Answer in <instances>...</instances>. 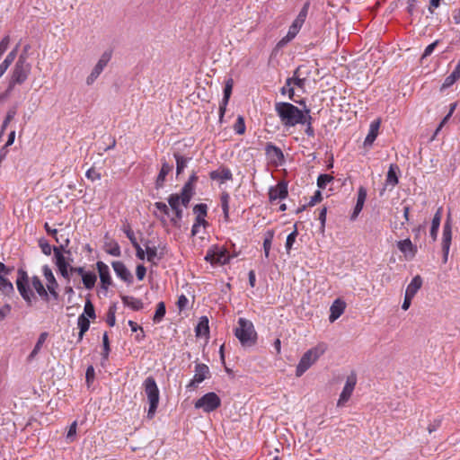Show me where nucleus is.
I'll return each instance as SVG.
<instances>
[{
	"mask_svg": "<svg viewBox=\"0 0 460 460\" xmlns=\"http://www.w3.org/2000/svg\"><path fill=\"white\" fill-rule=\"evenodd\" d=\"M357 384V375L352 372L349 376H348L345 385L342 389L341 394H340V398L337 402L338 407L343 406L350 398L354 388Z\"/></svg>",
	"mask_w": 460,
	"mask_h": 460,
	"instance_id": "nucleus-13",
	"label": "nucleus"
},
{
	"mask_svg": "<svg viewBox=\"0 0 460 460\" xmlns=\"http://www.w3.org/2000/svg\"><path fill=\"white\" fill-rule=\"evenodd\" d=\"M332 180L333 177L330 174H320L317 179V186L320 189H324Z\"/></svg>",
	"mask_w": 460,
	"mask_h": 460,
	"instance_id": "nucleus-51",
	"label": "nucleus"
},
{
	"mask_svg": "<svg viewBox=\"0 0 460 460\" xmlns=\"http://www.w3.org/2000/svg\"><path fill=\"white\" fill-rule=\"evenodd\" d=\"M399 172V167L397 164H392L389 166L386 180H385V185H391L392 188H394L395 185L398 184L399 179L397 176V172Z\"/></svg>",
	"mask_w": 460,
	"mask_h": 460,
	"instance_id": "nucleus-32",
	"label": "nucleus"
},
{
	"mask_svg": "<svg viewBox=\"0 0 460 460\" xmlns=\"http://www.w3.org/2000/svg\"><path fill=\"white\" fill-rule=\"evenodd\" d=\"M173 157L176 161V176L181 174L187 167V164L192 159L191 156L184 155L178 151L173 153Z\"/></svg>",
	"mask_w": 460,
	"mask_h": 460,
	"instance_id": "nucleus-26",
	"label": "nucleus"
},
{
	"mask_svg": "<svg viewBox=\"0 0 460 460\" xmlns=\"http://www.w3.org/2000/svg\"><path fill=\"white\" fill-rule=\"evenodd\" d=\"M143 386L149 402L147 417L152 419L159 404V389L153 376H147L143 383Z\"/></svg>",
	"mask_w": 460,
	"mask_h": 460,
	"instance_id": "nucleus-4",
	"label": "nucleus"
},
{
	"mask_svg": "<svg viewBox=\"0 0 460 460\" xmlns=\"http://www.w3.org/2000/svg\"><path fill=\"white\" fill-rule=\"evenodd\" d=\"M172 170V165L169 164L165 160L162 161V167L155 181V188L157 190L164 187L165 178Z\"/></svg>",
	"mask_w": 460,
	"mask_h": 460,
	"instance_id": "nucleus-29",
	"label": "nucleus"
},
{
	"mask_svg": "<svg viewBox=\"0 0 460 460\" xmlns=\"http://www.w3.org/2000/svg\"><path fill=\"white\" fill-rule=\"evenodd\" d=\"M102 346H103V351L102 353V358L103 360H107L109 358L110 351H111L110 341H109V337H108L107 332L103 333Z\"/></svg>",
	"mask_w": 460,
	"mask_h": 460,
	"instance_id": "nucleus-48",
	"label": "nucleus"
},
{
	"mask_svg": "<svg viewBox=\"0 0 460 460\" xmlns=\"http://www.w3.org/2000/svg\"><path fill=\"white\" fill-rule=\"evenodd\" d=\"M229 200L230 195L226 191L222 192L220 196V202L226 221L229 220Z\"/></svg>",
	"mask_w": 460,
	"mask_h": 460,
	"instance_id": "nucleus-40",
	"label": "nucleus"
},
{
	"mask_svg": "<svg viewBox=\"0 0 460 460\" xmlns=\"http://www.w3.org/2000/svg\"><path fill=\"white\" fill-rule=\"evenodd\" d=\"M274 237V230L270 229L264 234L263 240V250L265 258L268 259L270 257V252L271 249L272 240Z\"/></svg>",
	"mask_w": 460,
	"mask_h": 460,
	"instance_id": "nucleus-38",
	"label": "nucleus"
},
{
	"mask_svg": "<svg viewBox=\"0 0 460 460\" xmlns=\"http://www.w3.org/2000/svg\"><path fill=\"white\" fill-rule=\"evenodd\" d=\"M123 232L125 233L126 236L129 239L132 245H135L137 243L135 234L129 225L124 226Z\"/></svg>",
	"mask_w": 460,
	"mask_h": 460,
	"instance_id": "nucleus-57",
	"label": "nucleus"
},
{
	"mask_svg": "<svg viewBox=\"0 0 460 460\" xmlns=\"http://www.w3.org/2000/svg\"><path fill=\"white\" fill-rule=\"evenodd\" d=\"M39 246L41 249V252L48 256L50 255L53 251V247H51L49 242L44 238H40L39 240Z\"/></svg>",
	"mask_w": 460,
	"mask_h": 460,
	"instance_id": "nucleus-54",
	"label": "nucleus"
},
{
	"mask_svg": "<svg viewBox=\"0 0 460 460\" xmlns=\"http://www.w3.org/2000/svg\"><path fill=\"white\" fill-rule=\"evenodd\" d=\"M234 130L238 135H243L246 130L243 117H238L236 122L234 125Z\"/></svg>",
	"mask_w": 460,
	"mask_h": 460,
	"instance_id": "nucleus-49",
	"label": "nucleus"
},
{
	"mask_svg": "<svg viewBox=\"0 0 460 460\" xmlns=\"http://www.w3.org/2000/svg\"><path fill=\"white\" fill-rule=\"evenodd\" d=\"M233 86H234L233 78H228L226 81L225 87H224V96H223L222 102L219 105V115H224L226 113V104L229 101V98L231 96Z\"/></svg>",
	"mask_w": 460,
	"mask_h": 460,
	"instance_id": "nucleus-23",
	"label": "nucleus"
},
{
	"mask_svg": "<svg viewBox=\"0 0 460 460\" xmlns=\"http://www.w3.org/2000/svg\"><path fill=\"white\" fill-rule=\"evenodd\" d=\"M322 199H323L322 192L320 190H316L314 192V194L311 197V199L308 202V206L313 207L316 203L320 202Z\"/></svg>",
	"mask_w": 460,
	"mask_h": 460,
	"instance_id": "nucleus-64",
	"label": "nucleus"
},
{
	"mask_svg": "<svg viewBox=\"0 0 460 460\" xmlns=\"http://www.w3.org/2000/svg\"><path fill=\"white\" fill-rule=\"evenodd\" d=\"M288 195V182L280 181L277 185L271 186L269 189V200L270 203L278 199H285Z\"/></svg>",
	"mask_w": 460,
	"mask_h": 460,
	"instance_id": "nucleus-14",
	"label": "nucleus"
},
{
	"mask_svg": "<svg viewBox=\"0 0 460 460\" xmlns=\"http://www.w3.org/2000/svg\"><path fill=\"white\" fill-rule=\"evenodd\" d=\"M47 337H48V332H42L40 334L39 339H38L32 351L30 353L29 357H28L29 360L32 359L39 353V351L40 350Z\"/></svg>",
	"mask_w": 460,
	"mask_h": 460,
	"instance_id": "nucleus-42",
	"label": "nucleus"
},
{
	"mask_svg": "<svg viewBox=\"0 0 460 460\" xmlns=\"http://www.w3.org/2000/svg\"><path fill=\"white\" fill-rule=\"evenodd\" d=\"M12 311V306L9 304H5L2 308H0V322L4 321L7 315L10 314Z\"/></svg>",
	"mask_w": 460,
	"mask_h": 460,
	"instance_id": "nucleus-63",
	"label": "nucleus"
},
{
	"mask_svg": "<svg viewBox=\"0 0 460 460\" xmlns=\"http://www.w3.org/2000/svg\"><path fill=\"white\" fill-rule=\"evenodd\" d=\"M380 124H381L380 119H377L374 120L373 122H371L370 128H369V132L364 141L365 146H371L373 145L374 141L376 140V138L378 136V130L380 128Z\"/></svg>",
	"mask_w": 460,
	"mask_h": 460,
	"instance_id": "nucleus-25",
	"label": "nucleus"
},
{
	"mask_svg": "<svg viewBox=\"0 0 460 460\" xmlns=\"http://www.w3.org/2000/svg\"><path fill=\"white\" fill-rule=\"evenodd\" d=\"M346 308V304L341 299L338 298L334 300L330 307L329 321L331 323L335 322L343 313Z\"/></svg>",
	"mask_w": 460,
	"mask_h": 460,
	"instance_id": "nucleus-22",
	"label": "nucleus"
},
{
	"mask_svg": "<svg viewBox=\"0 0 460 460\" xmlns=\"http://www.w3.org/2000/svg\"><path fill=\"white\" fill-rule=\"evenodd\" d=\"M31 285L42 300L49 301V295L38 276L31 278Z\"/></svg>",
	"mask_w": 460,
	"mask_h": 460,
	"instance_id": "nucleus-30",
	"label": "nucleus"
},
{
	"mask_svg": "<svg viewBox=\"0 0 460 460\" xmlns=\"http://www.w3.org/2000/svg\"><path fill=\"white\" fill-rule=\"evenodd\" d=\"M105 247H106L105 251L107 253H109L112 256H115V257L120 256V254H121L120 247L116 241H111L110 243H106Z\"/></svg>",
	"mask_w": 460,
	"mask_h": 460,
	"instance_id": "nucleus-44",
	"label": "nucleus"
},
{
	"mask_svg": "<svg viewBox=\"0 0 460 460\" xmlns=\"http://www.w3.org/2000/svg\"><path fill=\"white\" fill-rule=\"evenodd\" d=\"M148 243H149V241H146V243H145L146 258H147L148 261L152 262V261H154L155 258L157 255V249L155 246L150 247L148 245Z\"/></svg>",
	"mask_w": 460,
	"mask_h": 460,
	"instance_id": "nucleus-55",
	"label": "nucleus"
},
{
	"mask_svg": "<svg viewBox=\"0 0 460 460\" xmlns=\"http://www.w3.org/2000/svg\"><path fill=\"white\" fill-rule=\"evenodd\" d=\"M76 427H77V423L76 421H74L70 427H69V429L67 431V434H66V438L72 442L75 438V436L76 434Z\"/></svg>",
	"mask_w": 460,
	"mask_h": 460,
	"instance_id": "nucleus-62",
	"label": "nucleus"
},
{
	"mask_svg": "<svg viewBox=\"0 0 460 460\" xmlns=\"http://www.w3.org/2000/svg\"><path fill=\"white\" fill-rule=\"evenodd\" d=\"M366 199L367 190L364 187H359L358 190L357 203L354 207L352 214L350 215L351 221H355L358 215L360 214V212L362 211Z\"/></svg>",
	"mask_w": 460,
	"mask_h": 460,
	"instance_id": "nucleus-20",
	"label": "nucleus"
},
{
	"mask_svg": "<svg viewBox=\"0 0 460 460\" xmlns=\"http://www.w3.org/2000/svg\"><path fill=\"white\" fill-rule=\"evenodd\" d=\"M120 298L125 306H128L134 311H140L144 307V304L141 299L124 295H121Z\"/></svg>",
	"mask_w": 460,
	"mask_h": 460,
	"instance_id": "nucleus-31",
	"label": "nucleus"
},
{
	"mask_svg": "<svg viewBox=\"0 0 460 460\" xmlns=\"http://www.w3.org/2000/svg\"><path fill=\"white\" fill-rule=\"evenodd\" d=\"M28 50V47H25L24 53L21 54L16 61L10 75L9 84L7 87V92H11L16 84H23L30 73L31 66L27 61L26 52Z\"/></svg>",
	"mask_w": 460,
	"mask_h": 460,
	"instance_id": "nucleus-1",
	"label": "nucleus"
},
{
	"mask_svg": "<svg viewBox=\"0 0 460 460\" xmlns=\"http://www.w3.org/2000/svg\"><path fill=\"white\" fill-rule=\"evenodd\" d=\"M112 57V50L107 49L105 50L98 59L96 65L91 71L90 75L86 77L85 83L87 85H92L96 79L102 73L104 68L107 66L108 63L111 61Z\"/></svg>",
	"mask_w": 460,
	"mask_h": 460,
	"instance_id": "nucleus-6",
	"label": "nucleus"
},
{
	"mask_svg": "<svg viewBox=\"0 0 460 460\" xmlns=\"http://www.w3.org/2000/svg\"><path fill=\"white\" fill-rule=\"evenodd\" d=\"M81 278L85 288L92 289L94 288L97 280V276L94 272L85 271Z\"/></svg>",
	"mask_w": 460,
	"mask_h": 460,
	"instance_id": "nucleus-37",
	"label": "nucleus"
},
{
	"mask_svg": "<svg viewBox=\"0 0 460 460\" xmlns=\"http://www.w3.org/2000/svg\"><path fill=\"white\" fill-rule=\"evenodd\" d=\"M297 234H298V232H297L296 226H295L294 231L288 235L287 240H286L285 247H286V250L288 252H289L294 243L296 242Z\"/></svg>",
	"mask_w": 460,
	"mask_h": 460,
	"instance_id": "nucleus-50",
	"label": "nucleus"
},
{
	"mask_svg": "<svg viewBox=\"0 0 460 460\" xmlns=\"http://www.w3.org/2000/svg\"><path fill=\"white\" fill-rule=\"evenodd\" d=\"M166 313V307L164 302H159L156 306L155 313L153 317L155 323H159L164 317Z\"/></svg>",
	"mask_w": 460,
	"mask_h": 460,
	"instance_id": "nucleus-43",
	"label": "nucleus"
},
{
	"mask_svg": "<svg viewBox=\"0 0 460 460\" xmlns=\"http://www.w3.org/2000/svg\"><path fill=\"white\" fill-rule=\"evenodd\" d=\"M421 286L422 279L420 275H417L411 279V283L407 286L405 293L410 296H415L417 292L420 289Z\"/></svg>",
	"mask_w": 460,
	"mask_h": 460,
	"instance_id": "nucleus-34",
	"label": "nucleus"
},
{
	"mask_svg": "<svg viewBox=\"0 0 460 460\" xmlns=\"http://www.w3.org/2000/svg\"><path fill=\"white\" fill-rule=\"evenodd\" d=\"M17 289L21 295V296L24 299L28 305H31L32 303V298L35 297L34 293L30 288L29 283H16Z\"/></svg>",
	"mask_w": 460,
	"mask_h": 460,
	"instance_id": "nucleus-28",
	"label": "nucleus"
},
{
	"mask_svg": "<svg viewBox=\"0 0 460 460\" xmlns=\"http://www.w3.org/2000/svg\"><path fill=\"white\" fill-rule=\"evenodd\" d=\"M193 213L196 218H205L208 215V206L205 203H199L193 207Z\"/></svg>",
	"mask_w": 460,
	"mask_h": 460,
	"instance_id": "nucleus-45",
	"label": "nucleus"
},
{
	"mask_svg": "<svg viewBox=\"0 0 460 460\" xmlns=\"http://www.w3.org/2000/svg\"><path fill=\"white\" fill-rule=\"evenodd\" d=\"M452 242V221L451 215L448 213L447 220L443 226L441 248L443 252V262L447 263Z\"/></svg>",
	"mask_w": 460,
	"mask_h": 460,
	"instance_id": "nucleus-8",
	"label": "nucleus"
},
{
	"mask_svg": "<svg viewBox=\"0 0 460 460\" xmlns=\"http://www.w3.org/2000/svg\"><path fill=\"white\" fill-rule=\"evenodd\" d=\"M265 154L269 163L274 166L282 165L285 162L282 150L271 142L266 144Z\"/></svg>",
	"mask_w": 460,
	"mask_h": 460,
	"instance_id": "nucleus-11",
	"label": "nucleus"
},
{
	"mask_svg": "<svg viewBox=\"0 0 460 460\" xmlns=\"http://www.w3.org/2000/svg\"><path fill=\"white\" fill-rule=\"evenodd\" d=\"M208 225L205 218H195V222L191 228V235L195 236L199 233V228L202 226L206 227Z\"/></svg>",
	"mask_w": 460,
	"mask_h": 460,
	"instance_id": "nucleus-53",
	"label": "nucleus"
},
{
	"mask_svg": "<svg viewBox=\"0 0 460 460\" xmlns=\"http://www.w3.org/2000/svg\"><path fill=\"white\" fill-rule=\"evenodd\" d=\"M22 282V283H29V276L26 270L20 268L17 270V279L16 283Z\"/></svg>",
	"mask_w": 460,
	"mask_h": 460,
	"instance_id": "nucleus-58",
	"label": "nucleus"
},
{
	"mask_svg": "<svg viewBox=\"0 0 460 460\" xmlns=\"http://www.w3.org/2000/svg\"><path fill=\"white\" fill-rule=\"evenodd\" d=\"M307 119H313V117H280L282 124L287 127H293L296 124H305Z\"/></svg>",
	"mask_w": 460,
	"mask_h": 460,
	"instance_id": "nucleus-36",
	"label": "nucleus"
},
{
	"mask_svg": "<svg viewBox=\"0 0 460 460\" xmlns=\"http://www.w3.org/2000/svg\"><path fill=\"white\" fill-rule=\"evenodd\" d=\"M13 267H7L4 263L0 261V292L7 296L14 294V288L13 283L7 279V276L12 273Z\"/></svg>",
	"mask_w": 460,
	"mask_h": 460,
	"instance_id": "nucleus-7",
	"label": "nucleus"
},
{
	"mask_svg": "<svg viewBox=\"0 0 460 460\" xmlns=\"http://www.w3.org/2000/svg\"><path fill=\"white\" fill-rule=\"evenodd\" d=\"M77 325L79 328L78 341H81L84 338V333L90 328V320L84 314H80L77 319Z\"/></svg>",
	"mask_w": 460,
	"mask_h": 460,
	"instance_id": "nucleus-33",
	"label": "nucleus"
},
{
	"mask_svg": "<svg viewBox=\"0 0 460 460\" xmlns=\"http://www.w3.org/2000/svg\"><path fill=\"white\" fill-rule=\"evenodd\" d=\"M327 349L325 343H319L317 346L307 350L300 358L296 369V376H301Z\"/></svg>",
	"mask_w": 460,
	"mask_h": 460,
	"instance_id": "nucleus-3",
	"label": "nucleus"
},
{
	"mask_svg": "<svg viewBox=\"0 0 460 460\" xmlns=\"http://www.w3.org/2000/svg\"><path fill=\"white\" fill-rule=\"evenodd\" d=\"M85 176L92 181L95 180H100L102 178L101 173L93 167L86 171Z\"/></svg>",
	"mask_w": 460,
	"mask_h": 460,
	"instance_id": "nucleus-59",
	"label": "nucleus"
},
{
	"mask_svg": "<svg viewBox=\"0 0 460 460\" xmlns=\"http://www.w3.org/2000/svg\"><path fill=\"white\" fill-rule=\"evenodd\" d=\"M44 228L48 234L51 235L55 241L59 243V245H62L63 240L66 237H69L68 234L58 233V231L55 228H51L48 223H45Z\"/></svg>",
	"mask_w": 460,
	"mask_h": 460,
	"instance_id": "nucleus-39",
	"label": "nucleus"
},
{
	"mask_svg": "<svg viewBox=\"0 0 460 460\" xmlns=\"http://www.w3.org/2000/svg\"><path fill=\"white\" fill-rule=\"evenodd\" d=\"M306 79L301 78L299 75V67L296 68L294 72L292 77H289L286 81L285 86L282 88V93H285L286 91H288L290 96L294 94V87L296 86L298 88L303 89L305 87Z\"/></svg>",
	"mask_w": 460,
	"mask_h": 460,
	"instance_id": "nucleus-15",
	"label": "nucleus"
},
{
	"mask_svg": "<svg viewBox=\"0 0 460 460\" xmlns=\"http://www.w3.org/2000/svg\"><path fill=\"white\" fill-rule=\"evenodd\" d=\"M82 314H84V316L89 319L94 320L96 318L95 309L90 299H86L84 313Z\"/></svg>",
	"mask_w": 460,
	"mask_h": 460,
	"instance_id": "nucleus-46",
	"label": "nucleus"
},
{
	"mask_svg": "<svg viewBox=\"0 0 460 460\" xmlns=\"http://www.w3.org/2000/svg\"><path fill=\"white\" fill-rule=\"evenodd\" d=\"M237 327L234 329V336L239 340L243 347H252L256 344L258 334L252 321L246 318H239Z\"/></svg>",
	"mask_w": 460,
	"mask_h": 460,
	"instance_id": "nucleus-2",
	"label": "nucleus"
},
{
	"mask_svg": "<svg viewBox=\"0 0 460 460\" xmlns=\"http://www.w3.org/2000/svg\"><path fill=\"white\" fill-rule=\"evenodd\" d=\"M221 405V399L214 393L209 392L205 394L195 402L196 409H202L205 412H211L219 408Z\"/></svg>",
	"mask_w": 460,
	"mask_h": 460,
	"instance_id": "nucleus-5",
	"label": "nucleus"
},
{
	"mask_svg": "<svg viewBox=\"0 0 460 460\" xmlns=\"http://www.w3.org/2000/svg\"><path fill=\"white\" fill-rule=\"evenodd\" d=\"M397 247L408 260L413 259L418 252L417 246L411 243L410 238L399 241Z\"/></svg>",
	"mask_w": 460,
	"mask_h": 460,
	"instance_id": "nucleus-18",
	"label": "nucleus"
},
{
	"mask_svg": "<svg viewBox=\"0 0 460 460\" xmlns=\"http://www.w3.org/2000/svg\"><path fill=\"white\" fill-rule=\"evenodd\" d=\"M96 268L99 272L101 285L103 289H107L111 284V277L109 267L103 261H97Z\"/></svg>",
	"mask_w": 460,
	"mask_h": 460,
	"instance_id": "nucleus-19",
	"label": "nucleus"
},
{
	"mask_svg": "<svg viewBox=\"0 0 460 460\" xmlns=\"http://www.w3.org/2000/svg\"><path fill=\"white\" fill-rule=\"evenodd\" d=\"M167 201L170 208L174 212V217H171L170 221L173 226L180 228V221L183 217V210L181 208V203L179 198L177 197V193L171 194L168 197Z\"/></svg>",
	"mask_w": 460,
	"mask_h": 460,
	"instance_id": "nucleus-12",
	"label": "nucleus"
},
{
	"mask_svg": "<svg viewBox=\"0 0 460 460\" xmlns=\"http://www.w3.org/2000/svg\"><path fill=\"white\" fill-rule=\"evenodd\" d=\"M69 243V237H66L63 240L62 245L53 246L55 264L57 265L58 269L70 265L65 257V254L71 255V252L66 249Z\"/></svg>",
	"mask_w": 460,
	"mask_h": 460,
	"instance_id": "nucleus-10",
	"label": "nucleus"
},
{
	"mask_svg": "<svg viewBox=\"0 0 460 460\" xmlns=\"http://www.w3.org/2000/svg\"><path fill=\"white\" fill-rule=\"evenodd\" d=\"M457 79L459 78L452 72L445 78L441 89L443 90L452 86Z\"/></svg>",
	"mask_w": 460,
	"mask_h": 460,
	"instance_id": "nucleus-56",
	"label": "nucleus"
},
{
	"mask_svg": "<svg viewBox=\"0 0 460 460\" xmlns=\"http://www.w3.org/2000/svg\"><path fill=\"white\" fill-rule=\"evenodd\" d=\"M154 206L159 210L161 211L164 215L165 216H170V209L168 208V206L164 203V202H161V201H157L154 204Z\"/></svg>",
	"mask_w": 460,
	"mask_h": 460,
	"instance_id": "nucleus-61",
	"label": "nucleus"
},
{
	"mask_svg": "<svg viewBox=\"0 0 460 460\" xmlns=\"http://www.w3.org/2000/svg\"><path fill=\"white\" fill-rule=\"evenodd\" d=\"M195 193V185L190 184V182H185L181 188V193H177V197L181 200V206L187 208Z\"/></svg>",
	"mask_w": 460,
	"mask_h": 460,
	"instance_id": "nucleus-16",
	"label": "nucleus"
},
{
	"mask_svg": "<svg viewBox=\"0 0 460 460\" xmlns=\"http://www.w3.org/2000/svg\"><path fill=\"white\" fill-rule=\"evenodd\" d=\"M115 313H116V305H113L110 306L108 313H107V318H106V323L111 327L114 326L115 323H116Z\"/></svg>",
	"mask_w": 460,
	"mask_h": 460,
	"instance_id": "nucleus-52",
	"label": "nucleus"
},
{
	"mask_svg": "<svg viewBox=\"0 0 460 460\" xmlns=\"http://www.w3.org/2000/svg\"><path fill=\"white\" fill-rule=\"evenodd\" d=\"M194 381L202 383L205 379L210 377L208 367L203 363H196L195 365Z\"/></svg>",
	"mask_w": 460,
	"mask_h": 460,
	"instance_id": "nucleus-27",
	"label": "nucleus"
},
{
	"mask_svg": "<svg viewBox=\"0 0 460 460\" xmlns=\"http://www.w3.org/2000/svg\"><path fill=\"white\" fill-rule=\"evenodd\" d=\"M111 266L116 275L128 284L133 282V276L122 261H113Z\"/></svg>",
	"mask_w": 460,
	"mask_h": 460,
	"instance_id": "nucleus-17",
	"label": "nucleus"
},
{
	"mask_svg": "<svg viewBox=\"0 0 460 460\" xmlns=\"http://www.w3.org/2000/svg\"><path fill=\"white\" fill-rule=\"evenodd\" d=\"M216 252V263L217 264H226L229 262V257L227 256V251L225 249L218 250Z\"/></svg>",
	"mask_w": 460,
	"mask_h": 460,
	"instance_id": "nucleus-47",
	"label": "nucleus"
},
{
	"mask_svg": "<svg viewBox=\"0 0 460 460\" xmlns=\"http://www.w3.org/2000/svg\"><path fill=\"white\" fill-rule=\"evenodd\" d=\"M300 104L303 105V109H298L288 102H278L275 110L278 115H309L311 110L306 107L304 102H301Z\"/></svg>",
	"mask_w": 460,
	"mask_h": 460,
	"instance_id": "nucleus-9",
	"label": "nucleus"
},
{
	"mask_svg": "<svg viewBox=\"0 0 460 460\" xmlns=\"http://www.w3.org/2000/svg\"><path fill=\"white\" fill-rule=\"evenodd\" d=\"M442 212H443V208H442V207H439L438 208V210L436 211V213L432 218V221H431L429 235L433 242H435L438 238V229H439L440 222H441V218H442Z\"/></svg>",
	"mask_w": 460,
	"mask_h": 460,
	"instance_id": "nucleus-24",
	"label": "nucleus"
},
{
	"mask_svg": "<svg viewBox=\"0 0 460 460\" xmlns=\"http://www.w3.org/2000/svg\"><path fill=\"white\" fill-rule=\"evenodd\" d=\"M196 336H206L209 333L208 319L207 316L199 318V323L195 328Z\"/></svg>",
	"mask_w": 460,
	"mask_h": 460,
	"instance_id": "nucleus-35",
	"label": "nucleus"
},
{
	"mask_svg": "<svg viewBox=\"0 0 460 460\" xmlns=\"http://www.w3.org/2000/svg\"><path fill=\"white\" fill-rule=\"evenodd\" d=\"M42 272L47 280V288L58 287V283L57 282L51 269L48 265H44L42 267Z\"/></svg>",
	"mask_w": 460,
	"mask_h": 460,
	"instance_id": "nucleus-41",
	"label": "nucleus"
},
{
	"mask_svg": "<svg viewBox=\"0 0 460 460\" xmlns=\"http://www.w3.org/2000/svg\"><path fill=\"white\" fill-rule=\"evenodd\" d=\"M209 178L213 181H220V182H224L226 181H231L233 179V174L229 168L220 166L217 170L211 171L209 172Z\"/></svg>",
	"mask_w": 460,
	"mask_h": 460,
	"instance_id": "nucleus-21",
	"label": "nucleus"
},
{
	"mask_svg": "<svg viewBox=\"0 0 460 460\" xmlns=\"http://www.w3.org/2000/svg\"><path fill=\"white\" fill-rule=\"evenodd\" d=\"M58 271L60 273V275L66 279V282L69 283L71 279H72V274L70 272V268L69 266H66V267H63V268H59L58 269Z\"/></svg>",
	"mask_w": 460,
	"mask_h": 460,
	"instance_id": "nucleus-60",
	"label": "nucleus"
}]
</instances>
